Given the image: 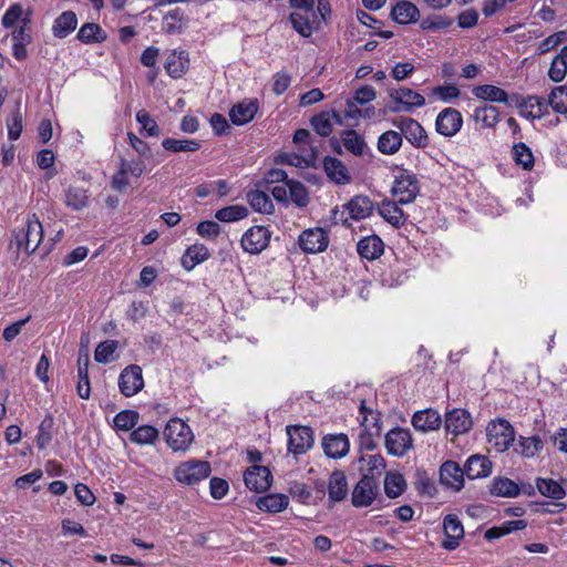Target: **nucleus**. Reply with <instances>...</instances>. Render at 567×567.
Listing matches in <instances>:
<instances>
[{
  "label": "nucleus",
  "mask_w": 567,
  "mask_h": 567,
  "mask_svg": "<svg viewBox=\"0 0 567 567\" xmlns=\"http://www.w3.org/2000/svg\"><path fill=\"white\" fill-rule=\"evenodd\" d=\"M43 238V227L35 214L29 215L21 228L14 231V244L19 251L34 252Z\"/></svg>",
  "instance_id": "1"
},
{
  "label": "nucleus",
  "mask_w": 567,
  "mask_h": 567,
  "mask_svg": "<svg viewBox=\"0 0 567 567\" xmlns=\"http://www.w3.org/2000/svg\"><path fill=\"white\" fill-rule=\"evenodd\" d=\"M212 473L209 462L204 460H188L181 462L173 472L177 483L194 486L206 480Z\"/></svg>",
  "instance_id": "2"
},
{
  "label": "nucleus",
  "mask_w": 567,
  "mask_h": 567,
  "mask_svg": "<svg viewBox=\"0 0 567 567\" xmlns=\"http://www.w3.org/2000/svg\"><path fill=\"white\" fill-rule=\"evenodd\" d=\"M515 430L505 419H495L486 426V439L489 446L497 453L506 452L515 441Z\"/></svg>",
  "instance_id": "3"
},
{
  "label": "nucleus",
  "mask_w": 567,
  "mask_h": 567,
  "mask_svg": "<svg viewBox=\"0 0 567 567\" xmlns=\"http://www.w3.org/2000/svg\"><path fill=\"white\" fill-rule=\"evenodd\" d=\"M419 193L420 184L414 174L405 169L394 173L391 194L399 204L405 205L414 202Z\"/></svg>",
  "instance_id": "4"
},
{
  "label": "nucleus",
  "mask_w": 567,
  "mask_h": 567,
  "mask_svg": "<svg viewBox=\"0 0 567 567\" xmlns=\"http://www.w3.org/2000/svg\"><path fill=\"white\" fill-rule=\"evenodd\" d=\"M164 437L167 445L174 451H186L194 441L189 425L182 419H171L165 429Z\"/></svg>",
  "instance_id": "5"
},
{
  "label": "nucleus",
  "mask_w": 567,
  "mask_h": 567,
  "mask_svg": "<svg viewBox=\"0 0 567 567\" xmlns=\"http://www.w3.org/2000/svg\"><path fill=\"white\" fill-rule=\"evenodd\" d=\"M394 113H412L415 109L425 106V97L410 87L401 86L389 92Z\"/></svg>",
  "instance_id": "6"
},
{
  "label": "nucleus",
  "mask_w": 567,
  "mask_h": 567,
  "mask_svg": "<svg viewBox=\"0 0 567 567\" xmlns=\"http://www.w3.org/2000/svg\"><path fill=\"white\" fill-rule=\"evenodd\" d=\"M360 446L372 451L375 447L374 437L379 436L381 432L379 420L373 411H367L363 404L360 406Z\"/></svg>",
  "instance_id": "7"
},
{
  "label": "nucleus",
  "mask_w": 567,
  "mask_h": 567,
  "mask_svg": "<svg viewBox=\"0 0 567 567\" xmlns=\"http://www.w3.org/2000/svg\"><path fill=\"white\" fill-rule=\"evenodd\" d=\"M271 238V231L265 226H252L247 229L240 240L244 251L257 255L265 250Z\"/></svg>",
  "instance_id": "8"
},
{
  "label": "nucleus",
  "mask_w": 567,
  "mask_h": 567,
  "mask_svg": "<svg viewBox=\"0 0 567 567\" xmlns=\"http://www.w3.org/2000/svg\"><path fill=\"white\" fill-rule=\"evenodd\" d=\"M393 125L413 146L420 148L427 146L429 140L426 132L416 120L411 117L398 118L393 121Z\"/></svg>",
  "instance_id": "9"
},
{
  "label": "nucleus",
  "mask_w": 567,
  "mask_h": 567,
  "mask_svg": "<svg viewBox=\"0 0 567 567\" xmlns=\"http://www.w3.org/2000/svg\"><path fill=\"white\" fill-rule=\"evenodd\" d=\"M143 388L144 379L140 365H128L120 373L118 389L124 396L131 398L137 394Z\"/></svg>",
  "instance_id": "10"
},
{
  "label": "nucleus",
  "mask_w": 567,
  "mask_h": 567,
  "mask_svg": "<svg viewBox=\"0 0 567 567\" xmlns=\"http://www.w3.org/2000/svg\"><path fill=\"white\" fill-rule=\"evenodd\" d=\"M298 243L305 252L318 254L327 249L329 236L323 228H310L300 234Z\"/></svg>",
  "instance_id": "11"
},
{
  "label": "nucleus",
  "mask_w": 567,
  "mask_h": 567,
  "mask_svg": "<svg viewBox=\"0 0 567 567\" xmlns=\"http://www.w3.org/2000/svg\"><path fill=\"white\" fill-rule=\"evenodd\" d=\"M462 114L452 107L442 110L435 120L436 132L446 137L456 135L462 128Z\"/></svg>",
  "instance_id": "12"
},
{
  "label": "nucleus",
  "mask_w": 567,
  "mask_h": 567,
  "mask_svg": "<svg viewBox=\"0 0 567 567\" xmlns=\"http://www.w3.org/2000/svg\"><path fill=\"white\" fill-rule=\"evenodd\" d=\"M412 446L413 440L409 430L395 427L385 435V447L391 455L403 456Z\"/></svg>",
  "instance_id": "13"
},
{
  "label": "nucleus",
  "mask_w": 567,
  "mask_h": 567,
  "mask_svg": "<svg viewBox=\"0 0 567 567\" xmlns=\"http://www.w3.org/2000/svg\"><path fill=\"white\" fill-rule=\"evenodd\" d=\"M288 450L295 455L306 453L313 444L312 432L307 426H288Z\"/></svg>",
  "instance_id": "14"
},
{
  "label": "nucleus",
  "mask_w": 567,
  "mask_h": 567,
  "mask_svg": "<svg viewBox=\"0 0 567 567\" xmlns=\"http://www.w3.org/2000/svg\"><path fill=\"white\" fill-rule=\"evenodd\" d=\"M378 483L369 475L358 482L352 492V504L355 507H368L377 496Z\"/></svg>",
  "instance_id": "15"
},
{
  "label": "nucleus",
  "mask_w": 567,
  "mask_h": 567,
  "mask_svg": "<svg viewBox=\"0 0 567 567\" xmlns=\"http://www.w3.org/2000/svg\"><path fill=\"white\" fill-rule=\"evenodd\" d=\"M244 481L250 491L261 493L270 487L271 474L266 466L252 465L246 470Z\"/></svg>",
  "instance_id": "16"
},
{
  "label": "nucleus",
  "mask_w": 567,
  "mask_h": 567,
  "mask_svg": "<svg viewBox=\"0 0 567 567\" xmlns=\"http://www.w3.org/2000/svg\"><path fill=\"white\" fill-rule=\"evenodd\" d=\"M465 467L461 468L454 461H447L441 465L440 481L446 487L460 491L464 486Z\"/></svg>",
  "instance_id": "17"
},
{
  "label": "nucleus",
  "mask_w": 567,
  "mask_h": 567,
  "mask_svg": "<svg viewBox=\"0 0 567 567\" xmlns=\"http://www.w3.org/2000/svg\"><path fill=\"white\" fill-rule=\"evenodd\" d=\"M258 111V102L255 99H245L233 105L229 111V118L233 124L240 126L254 120Z\"/></svg>",
  "instance_id": "18"
},
{
  "label": "nucleus",
  "mask_w": 567,
  "mask_h": 567,
  "mask_svg": "<svg viewBox=\"0 0 567 567\" xmlns=\"http://www.w3.org/2000/svg\"><path fill=\"white\" fill-rule=\"evenodd\" d=\"M443 528L446 539L442 543L447 550L455 549L464 536V528L456 515L450 514L444 518Z\"/></svg>",
  "instance_id": "19"
},
{
  "label": "nucleus",
  "mask_w": 567,
  "mask_h": 567,
  "mask_svg": "<svg viewBox=\"0 0 567 567\" xmlns=\"http://www.w3.org/2000/svg\"><path fill=\"white\" fill-rule=\"evenodd\" d=\"M412 425L416 431L423 433L436 431L442 425V417L440 413L433 409L416 411L412 416Z\"/></svg>",
  "instance_id": "20"
},
{
  "label": "nucleus",
  "mask_w": 567,
  "mask_h": 567,
  "mask_svg": "<svg viewBox=\"0 0 567 567\" xmlns=\"http://www.w3.org/2000/svg\"><path fill=\"white\" fill-rule=\"evenodd\" d=\"M472 427V419L467 411L454 409L445 415V429L454 435L463 434Z\"/></svg>",
  "instance_id": "21"
},
{
  "label": "nucleus",
  "mask_w": 567,
  "mask_h": 567,
  "mask_svg": "<svg viewBox=\"0 0 567 567\" xmlns=\"http://www.w3.org/2000/svg\"><path fill=\"white\" fill-rule=\"evenodd\" d=\"M465 475L470 480L484 478L492 473L493 464L487 456L474 454L465 462Z\"/></svg>",
  "instance_id": "22"
},
{
  "label": "nucleus",
  "mask_w": 567,
  "mask_h": 567,
  "mask_svg": "<svg viewBox=\"0 0 567 567\" xmlns=\"http://www.w3.org/2000/svg\"><path fill=\"white\" fill-rule=\"evenodd\" d=\"M565 482L566 480L556 481L548 477H537L535 485L542 496L559 501L566 496Z\"/></svg>",
  "instance_id": "23"
},
{
  "label": "nucleus",
  "mask_w": 567,
  "mask_h": 567,
  "mask_svg": "<svg viewBox=\"0 0 567 567\" xmlns=\"http://www.w3.org/2000/svg\"><path fill=\"white\" fill-rule=\"evenodd\" d=\"M322 446L327 456L341 458L349 452L350 443L346 434H329L323 437Z\"/></svg>",
  "instance_id": "24"
},
{
  "label": "nucleus",
  "mask_w": 567,
  "mask_h": 567,
  "mask_svg": "<svg viewBox=\"0 0 567 567\" xmlns=\"http://www.w3.org/2000/svg\"><path fill=\"white\" fill-rule=\"evenodd\" d=\"M391 17L400 24H409L419 19L420 10L414 3L403 0L392 8Z\"/></svg>",
  "instance_id": "25"
},
{
  "label": "nucleus",
  "mask_w": 567,
  "mask_h": 567,
  "mask_svg": "<svg viewBox=\"0 0 567 567\" xmlns=\"http://www.w3.org/2000/svg\"><path fill=\"white\" fill-rule=\"evenodd\" d=\"M359 105L352 97L348 99L342 112L333 111L334 123L348 126L358 125L359 120L362 118V110L359 109Z\"/></svg>",
  "instance_id": "26"
},
{
  "label": "nucleus",
  "mask_w": 567,
  "mask_h": 567,
  "mask_svg": "<svg viewBox=\"0 0 567 567\" xmlns=\"http://www.w3.org/2000/svg\"><path fill=\"white\" fill-rule=\"evenodd\" d=\"M357 249L362 258L374 260L383 254L384 244L379 236L372 235L359 240Z\"/></svg>",
  "instance_id": "27"
},
{
  "label": "nucleus",
  "mask_w": 567,
  "mask_h": 567,
  "mask_svg": "<svg viewBox=\"0 0 567 567\" xmlns=\"http://www.w3.org/2000/svg\"><path fill=\"white\" fill-rule=\"evenodd\" d=\"M188 54L185 51H172L165 61L166 72L175 79L183 76L188 68Z\"/></svg>",
  "instance_id": "28"
},
{
  "label": "nucleus",
  "mask_w": 567,
  "mask_h": 567,
  "mask_svg": "<svg viewBox=\"0 0 567 567\" xmlns=\"http://www.w3.org/2000/svg\"><path fill=\"white\" fill-rule=\"evenodd\" d=\"M350 217L354 220H361L369 217L373 210V203L367 196H354L346 206Z\"/></svg>",
  "instance_id": "29"
},
{
  "label": "nucleus",
  "mask_w": 567,
  "mask_h": 567,
  "mask_svg": "<svg viewBox=\"0 0 567 567\" xmlns=\"http://www.w3.org/2000/svg\"><path fill=\"white\" fill-rule=\"evenodd\" d=\"M378 210L380 216L394 227H400L405 223L406 217L396 200H383Z\"/></svg>",
  "instance_id": "30"
},
{
  "label": "nucleus",
  "mask_w": 567,
  "mask_h": 567,
  "mask_svg": "<svg viewBox=\"0 0 567 567\" xmlns=\"http://www.w3.org/2000/svg\"><path fill=\"white\" fill-rule=\"evenodd\" d=\"M323 168L327 176L337 184H347L350 182V175L346 165L336 157H326Z\"/></svg>",
  "instance_id": "31"
},
{
  "label": "nucleus",
  "mask_w": 567,
  "mask_h": 567,
  "mask_svg": "<svg viewBox=\"0 0 567 567\" xmlns=\"http://www.w3.org/2000/svg\"><path fill=\"white\" fill-rule=\"evenodd\" d=\"M473 94L475 97L483 101L504 104L509 103L507 92L502 87L492 84H483L475 86L473 89Z\"/></svg>",
  "instance_id": "32"
},
{
  "label": "nucleus",
  "mask_w": 567,
  "mask_h": 567,
  "mask_svg": "<svg viewBox=\"0 0 567 567\" xmlns=\"http://www.w3.org/2000/svg\"><path fill=\"white\" fill-rule=\"evenodd\" d=\"M359 470L364 473L363 475H369L374 480L385 468V461L381 454H362L359 458Z\"/></svg>",
  "instance_id": "33"
},
{
  "label": "nucleus",
  "mask_w": 567,
  "mask_h": 567,
  "mask_svg": "<svg viewBox=\"0 0 567 567\" xmlns=\"http://www.w3.org/2000/svg\"><path fill=\"white\" fill-rule=\"evenodd\" d=\"M473 120L482 128H494L499 122L501 115L496 106L483 105L474 110Z\"/></svg>",
  "instance_id": "34"
},
{
  "label": "nucleus",
  "mask_w": 567,
  "mask_h": 567,
  "mask_svg": "<svg viewBox=\"0 0 567 567\" xmlns=\"http://www.w3.org/2000/svg\"><path fill=\"white\" fill-rule=\"evenodd\" d=\"M257 507L260 511L268 513H280L285 511L289 505V497L285 494H267L261 496L256 502Z\"/></svg>",
  "instance_id": "35"
},
{
  "label": "nucleus",
  "mask_w": 567,
  "mask_h": 567,
  "mask_svg": "<svg viewBox=\"0 0 567 567\" xmlns=\"http://www.w3.org/2000/svg\"><path fill=\"white\" fill-rule=\"evenodd\" d=\"M328 494L332 502H340L348 495V483L343 472L334 471L328 483Z\"/></svg>",
  "instance_id": "36"
},
{
  "label": "nucleus",
  "mask_w": 567,
  "mask_h": 567,
  "mask_svg": "<svg viewBox=\"0 0 567 567\" xmlns=\"http://www.w3.org/2000/svg\"><path fill=\"white\" fill-rule=\"evenodd\" d=\"M403 143L400 132L389 130L382 133L378 140V150L382 154L393 155L399 152Z\"/></svg>",
  "instance_id": "37"
},
{
  "label": "nucleus",
  "mask_w": 567,
  "mask_h": 567,
  "mask_svg": "<svg viewBox=\"0 0 567 567\" xmlns=\"http://www.w3.org/2000/svg\"><path fill=\"white\" fill-rule=\"evenodd\" d=\"M547 104L538 96H528L520 105V115L529 120H542Z\"/></svg>",
  "instance_id": "38"
},
{
  "label": "nucleus",
  "mask_w": 567,
  "mask_h": 567,
  "mask_svg": "<svg viewBox=\"0 0 567 567\" xmlns=\"http://www.w3.org/2000/svg\"><path fill=\"white\" fill-rule=\"evenodd\" d=\"M78 19L74 12L64 11L54 21L52 31L56 38L63 39L76 28Z\"/></svg>",
  "instance_id": "39"
},
{
  "label": "nucleus",
  "mask_w": 567,
  "mask_h": 567,
  "mask_svg": "<svg viewBox=\"0 0 567 567\" xmlns=\"http://www.w3.org/2000/svg\"><path fill=\"white\" fill-rule=\"evenodd\" d=\"M461 90L453 83L433 86L429 90V96L435 101L453 104L461 96Z\"/></svg>",
  "instance_id": "40"
},
{
  "label": "nucleus",
  "mask_w": 567,
  "mask_h": 567,
  "mask_svg": "<svg viewBox=\"0 0 567 567\" xmlns=\"http://www.w3.org/2000/svg\"><path fill=\"white\" fill-rule=\"evenodd\" d=\"M341 141L347 151L357 156H362L368 151L364 138L354 130L344 131L341 134Z\"/></svg>",
  "instance_id": "41"
},
{
  "label": "nucleus",
  "mask_w": 567,
  "mask_h": 567,
  "mask_svg": "<svg viewBox=\"0 0 567 567\" xmlns=\"http://www.w3.org/2000/svg\"><path fill=\"white\" fill-rule=\"evenodd\" d=\"M208 258V248L202 244H195L186 250L182 264L185 269L192 270L196 265L204 262Z\"/></svg>",
  "instance_id": "42"
},
{
  "label": "nucleus",
  "mask_w": 567,
  "mask_h": 567,
  "mask_svg": "<svg viewBox=\"0 0 567 567\" xmlns=\"http://www.w3.org/2000/svg\"><path fill=\"white\" fill-rule=\"evenodd\" d=\"M491 493L499 497H516L520 493L517 483L507 477H495L491 486Z\"/></svg>",
  "instance_id": "43"
},
{
  "label": "nucleus",
  "mask_w": 567,
  "mask_h": 567,
  "mask_svg": "<svg viewBox=\"0 0 567 567\" xmlns=\"http://www.w3.org/2000/svg\"><path fill=\"white\" fill-rule=\"evenodd\" d=\"M159 431L153 425H140L130 434L131 442L138 445H153L158 440Z\"/></svg>",
  "instance_id": "44"
},
{
  "label": "nucleus",
  "mask_w": 567,
  "mask_h": 567,
  "mask_svg": "<svg viewBox=\"0 0 567 567\" xmlns=\"http://www.w3.org/2000/svg\"><path fill=\"white\" fill-rule=\"evenodd\" d=\"M249 214L245 205L236 204L223 207L215 212V218L221 223H235L246 218Z\"/></svg>",
  "instance_id": "45"
},
{
  "label": "nucleus",
  "mask_w": 567,
  "mask_h": 567,
  "mask_svg": "<svg viewBox=\"0 0 567 567\" xmlns=\"http://www.w3.org/2000/svg\"><path fill=\"white\" fill-rule=\"evenodd\" d=\"M162 146L172 153H193L200 148V143L195 140L167 137L162 141Z\"/></svg>",
  "instance_id": "46"
},
{
  "label": "nucleus",
  "mask_w": 567,
  "mask_h": 567,
  "mask_svg": "<svg viewBox=\"0 0 567 567\" xmlns=\"http://www.w3.org/2000/svg\"><path fill=\"white\" fill-rule=\"evenodd\" d=\"M512 157L516 165L520 166L525 171H530L534 167V154L523 142L514 144L512 148Z\"/></svg>",
  "instance_id": "47"
},
{
  "label": "nucleus",
  "mask_w": 567,
  "mask_h": 567,
  "mask_svg": "<svg viewBox=\"0 0 567 567\" xmlns=\"http://www.w3.org/2000/svg\"><path fill=\"white\" fill-rule=\"evenodd\" d=\"M543 449V442L538 436H520L514 446L515 453L523 457H534Z\"/></svg>",
  "instance_id": "48"
},
{
  "label": "nucleus",
  "mask_w": 567,
  "mask_h": 567,
  "mask_svg": "<svg viewBox=\"0 0 567 567\" xmlns=\"http://www.w3.org/2000/svg\"><path fill=\"white\" fill-rule=\"evenodd\" d=\"M567 75V45L553 59L548 76L554 82H561Z\"/></svg>",
  "instance_id": "49"
},
{
  "label": "nucleus",
  "mask_w": 567,
  "mask_h": 567,
  "mask_svg": "<svg viewBox=\"0 0 567 567\" xmlns=\"http://www.w3.org/2000/svg\"><path fill=\"white\" fill-rule=\"evenodd\" d=\"M405 487L406 483L402 474L398 472L386 473L384 478V491L389 497L395 498L400 496L404 492Z\"/></svg>",
  "instance_id": "50"
},
{
  "label": "nucleus",
  "mask_w": 567,
  "mask_h": 567,
  "mask_svg": "<svg viewBox=\"0 0 567 567\" xmlns=\"http://www.w3.org/2000/svg\"><path fill=\"white\" fill-rule=\"evenodd\" d=\"M247 199L251 208L261 214H271L274 204L271 198L261 190H252L247 195Z\"/></svg>",
  "instance_id": "51"
},
{
  "label": "nucleus",
  "mask_w": 567,
  "mask_h": 567,
  "mask_svg": "<svg viewBox=\"0 0 567 567\" xmlns=\"http://www.w3.org/2000/svg\"><path fill=\"white\" fill-rule=\"evenodd\" d=\"M548 104L558 114H567V86L559 85L548 95Z\"/></svg>",
  "instance_id": "52"
},
{
  "label": "nucleus",
  "mask_w": 567,
  "mask_h": 567,
  "mask_svg": "<svg viewBox=\"0 0 567 567\" xmlns=\"http://www.w3.org/2000/svg\"><path fill=\"white\" fill-rule=\"evenodd\" d=\"M140 421L138 412L134 410H123L113 419V425L120 431H131Z\"/></svg>",
  "instance_id": "53"
},
{
  "label": "nucleus",
  "mask_w": 567,
  "mask_h": 567,
  "mask_svg": "<svg viewBox=\"0 0 567 567\" xmlns=\"http://www.w3.org/2000/svg\"><path fill=\"white\" fill-rule=\"evenodd\" d=\"M333 122V111L321 112L311 118V125L320 136H329L331 134Z\"/></svg>",
  "instance_id": "54"
},
{
  "label": "nucleus",
  "mask_w": 567,
  "mask_h": 567,
  "mask_svg": "<svg viewBox=\"0 0 567 567\" xmlns=\"http://www.w3.org/2000/svg\"><path fill=\"white\" fill-rule=\"evenodd\" d=\"M86 190L80 187H70L65 193L64 203L74 210H80L87 205Z\"/></svg>",
  "instance_id": "55"
},
{
  "label": "nucleus",
  "mask_w": 567,
  "mask_h": 567,
  "mask_svg": "<svg viewBox=\"0 0 567 567\" xmlns=\"http://www.w3.org/2000/svg\"><path fill=\"white\" fill-rule=\"evenodd\" d=\"M310 18H313L307 12H292L290 14V22L293 29L302 37H310L313 32V27Z\"/></svg>",
  "instance_id": "56"
},
{
  "label": "nucleus",
  "mask_w": 567,
  "mask_h": 567,
  "mask_svg": "<svg viewBox=\"0 0 567 567\" xmlns=\"http://www.w3.org/2000/svg\"><path fill=\"white\" fill-rule=\"evenodd\" d=\"M452 19L443 14H431L423 18L420 22V28L423 31H439L451 27Z\"/></svg>",
  "instance_id": "57"
},
{
  "label": "nucleus",
  "mask_w": 567,
  "mask_h": 567,
  "mask_svg": "<svg viewBox=\"0 0 567 567\" xmlns=\"http://www.w3.org/2000/svg\"><path fill=\"white\" fill-rule=\"evenodd\" d=\"M288 187V196L299 207H303L308 204V192L306 187L297 181L290 179L286 182Z\"/></svg>",
  "instance_id": "58"
},
{
  "label": "nucleus",
  "mask_w": 567,
  "mask_h": 567,
  "mask_svg": "<svg viewBox=\"0 0 567 567\" xmlns=\"http://www.w3.org/2000/svg\"><path fill=\"white\" fill-rule=\"evenodd\" d=\"M408 279V272L399 267L390 268L381 275V284L388 288L401 286Z\"/></svg>",
  "instance_id": "59"
},
{
  "label": "nucleus",
  "mask_w": 567,
  "mask_h": 567,
  "mask_svg": "<svg viewBox=\"0 0 567 567\" xmlns=\"http://www.w3.org/2000/svg\"><path fill=\"white\" fill-rule=\"evenodd\" d=\"M279 162L282 164H288L296 167H308L315 162V153L308 152L305 155H299L295 153H285L279 155Z\"/></svg>",
  "instance_id": "60"
},
{
  "label": "nucleus",
  "mask_w": 567,
  "mask_h": 567,
  "mask_svg": "<svg viewBox=\"0 0 567 567\" xmlns=\"http://www.w3.org/2000/svg\"><path fill=\"white\" fill-rule=\"evenodd\" d=\"M416 66L413 60L396 62L391 66L390 75L393 80L401 82L412 76Z\"/></svg>",
  "instance_id": "61"
},
{
  "label": "nucleus",
  "mask_w": 567,
  "mask_h": 567,
  "mask_svg": "<svg viewBox=\"0 0 567 567\" xmlns=\"http://www.w3.org/2000/svg\"><path fill=\"white\" fill-rule=\"evenodd\" d=\"M117 341L115 340H106L104 342H101L94 353V359L99 363H109L113 360V354L115 350L117 349Z\"/></svg>",
  "instance_id": "62"
},
{
  "label": "nucleus",
  "mask_w": 567,
  "mask_h": 567,
  "mask_svg": "<svg viewBox=\"0 0 567 567\" xmlns=\"http://www.w3.org/2000/svg\"><path fill=\"white\" fill-rule=\"evenodd\" d=\"M567 40L566 31H558L544 39L537 47L539 54H545Z\"/></svg>",
  "instance_id": "63"
},
{
  "label": "nucleus",
  "mask_w": 567,
  "mask_h": 567,
  "mask_svg": "<svg viewBox=\"0 0 567 567\" xmlns=\"http://www.w3.org/2000/svg\"><path fill=\"white\" fill-rule=\"evenodd\" d=\"M102 29L95 23H85L83 24L79 32L78 39L82 42L90 43L94 41H100L103 38L101 37Z\"/></svg>",
  "instance_id": "64"
}]
</instances>
